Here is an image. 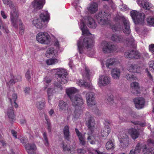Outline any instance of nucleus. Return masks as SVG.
<instances>
[{
	"label": "nucleus",
	"mask_w": 154,
	"mask_h": 154,
	"mask_svg": "<svg viewBox=\"0 0 154 154\" xmlns=\"http://www.w3.org/2000/svg\"><path fill=\"white\" fill-rule=\"evenodd\" d=\"M115 21L116 22H119L121 21L122 23L123 27L121 26L120 24L117 25V24L112 26L111 28L113 32L120 31L123 29L125 33L129 34L131 32L130 28L129 23L124 17L122 15H117L114 18Z\"/></svg>",
	"instance_id": "obj_1"
},
{
	"label": "nucleus",
	"mask_w": 154,
	"mask_h": 154,
	"mask_svg": "<svg viewBox=\"0 0 154 154\" xmlns=\"http://www.w3.org/2000/svg\"><path fill=\"white\" fill-rule=\"evenodd\" d=\"M85 23L88 26L92 28H95L97 26V24L94 20L91 17L89 16L86 17L85 18L82 19L81 20L80 27L82 31L83 35H89L90 34L89 31L86 26Z\"/></svg>",
	"instance_id": "obj_2"
},
{
	"label": "nucleus",
	"mask_w": 154,
	"mask_h": 154,
	"mask_svg": "<svg viewBox=\"0 0 154 154\" xmlns=\"http://www.w3.org/2000/svg\"><path fill=\"white\" fill-rule=\"evenodd\" d=\"M126 34V33H125ZM127 36L125 37L123 35H118L116 34H113L111 37V40L113 42L117 43H122L125 41L128 42V46L134 48L135 45L134 44V40L132 35L130 34H126Z\"/></svg>",
	"instance_id": "obj_3"
},
{
	"label": "nucleus",
	"mask_w": 154,
	"mask_h": 154,
	"mask_svg": "<svg viewBox=\"0 0 154 154\" xmlns=\"http://www.w3.org/2000/svg\"><path fill=\"white\" fill-rule=\"evenodd\" d=\"M93 42V39L88 37L84 38L80 37L78 41L77 46L79 52L80 54L83 53L84 49L86 48L87 49L91 48Z\"/></svg>",
	"instance_id": "obj_4"
},
{
	"label": "nucleus",
	"mask_w": 154,
	"mask_h": 154,
	"mask_svg": "<svg viewBox=\"0 0 154 154\" xmlns=\"http://www.w3.org/2000/svg\"><path fill=\"white\" fill-rule=\"evenodd\" d=\"M10 18L12 25L15 28H17L18 27L17 24L19 23L20 26V33L21 35L24 34L25 28L21 20L18 18L17 13L11 12Z\"/></svg>",
	"instance_id": "obj_5"
},
{
	"label": "nucleus",
	"mask_w": 154,
	"mask_h": 154,
	"mask_svg": "<svg viewBox=\"0 0 154 154\" xmlns=\"http://www.w3.org/2000/svg\"><path fill=\"white\" fill-rule=\"evenodd\" d=\"M131 16L135 24H143L144 22L145 16L143 12H140L133 10L130 12Z\"/></svg>",
	"instance_id": "obj_6"
},
{
	"label": "nucleus",
	"mask_w": 154,
	"mask_h": 154,
	"mask_svg": "<svg viewBox=\"0 0 154 154\" xmlns=\"http://www.w3.org/2000/svg\"><path fill=\"white\" fill-rule=\"evenodd\" d=\"M68 78V74L66 69L62 68L58 69V88L62 90V85L67 82Z\"/></svg>",
	"instance_id": "obj_7"
},
{
	"label": "nucleus",
	"mask_w": 154,
	"mask_h": 154,
	"mask_svg": "<svg viewBox=\"0 0 154 154\" xmlns=\"http://www.w3.org/2000/svg\"><path fill=\"white\" fill-rule=\"evenodd\" d=\"M154 141L151 139L147 140L142 146V152L144 154H154Z\"/></svg>",
	"instance_id": "obj_8"
},
{
	"label": "nucleus",
	"mask_w": 154,
	"mask_h": 154,
	"mask_svg": "<svg viewBox=\"0 0 154 154\" xmlns=\"http://www.w3.org/2000/svg\"><path fill=\"white\" fill-rule=\"evenodd\" d=\"M37 41L40 43L45 44H48L50 42V36L45 32L38 33L36 36Z\"/></svg>",
	"instance_id": "obj_9"
},
{
	"label": "nucleus",
	"mask_w": 154,
	"mask_h": 154,
	"mask_svg": "<svg viewBox=\"0 0 154 154\" xmlns=\"http://www.w3.org/2000/svg\"><path fill=\"white\" fill-rule=\"evenodd\" d=\"M108 14L105 12H100L96 15V19L98 23L101 25H104L109 23V20L107 17Z\"/></svg>",
	"instance_id": "obj_10"
},
{
	"label": "nucleus",
	"mask_w": 154,
	"mask_h": 154,
	"mask_svg": "<svg viewBox=\"0 0 154 154\" xmlns=\"http://www.w3.org/2000/svg\"><path fill=\"white\" fill-rule=\"evenodd\" d=\"M102 50L103 52H113L116 50L117 46L112 43L106 42L102 43Z\"/></svg>",
	"instance_id": "obj_11"
},
{
	"label": "nucleus",
	"mask_w": 154,
	"mask_h": 154,
	"mask_svg": "<svg viewBox=\"0 0 154 154\" xmlns=\"http://www.w3.org/2000/svg\"><path fill=\"white\" fill-rule=\"evenodd\" d=\"M82 94H86L87 103L88 106H91L95 105V94L94 93L91 92H87L86 91H85Z\"/></svg>",
	"instance_id": "obj_12"
},
{
	"label": "nucleus",
	"mask_w": 154,
	"mask_h": 154,
	"mask_svg": "<svg viewBox=\"0 0 154 154\" xmlns=\"http://www.w3.org/2000/svg\"><path fill=\"white\" fill-rule=\"evenodd\" d=\"M72 103V105L75 107H81L84 103L83 99L79 95H75L70 99Z\"/></svg>",
	"instance_id": "obj_13"
},
{
	"label": "nucleus",
	"mask_w": 154,
	"mask_h": 154,
	"mask_svg": "<svg viewBox=\"0 0 154 154\" xmlns=\"http://www.w3.org/2000/svg\"><path fill=\"white\" fill-rule=\"evenodd\" d=\"M86 124L88 128L92 132L95 125V122L94 118L91 116H88L86 114Z\"/></svg>",
	"instance_id": "obj_14"
},
{
	"label": "nucleus",
	"mask_w": 154,
	"mask_h": 154,
	"mask_svg": "<svg viewBox=\"0 0 154 154\" xmlns=\"http://www.w3.org/2000/svg\"><path fill=\"white\" fill-rule=\"evenodd\" d=\"M134 101L135 106L137 109H141L144 107L145 100L142 97L136 98L134 100Z\"/></svg>",
	"instance_id": "obj_15"
},
{
	"label": "nucleus",
	"mask_w": 154,
	"mask_h": 154,
	"mask_svg": "<svg viewBox=\"0 0 154 154\" xmlns=\"http://www.w3.org/2000/svg\"><path fill=\"white\" fill-rule=\"evenodd\" d=\"M45 3V0H34L32 2L34 9L36 10L42 8Z\"/></svg>",
	"instance_id": "obj_16"
},
{
	"label": "nucleus",
	"mask_w": 154,
	"mask_h": 154,
	"mask_svg": "<svg viewBox=\"0 0 154 154\" xmlns=\"http://www.w3.org/2000/svg\"><path fill=\"white\" fill-rule=\"evenodd\" d=\"M32 24L38 29H43L47 26L45 22L40 18L34 19L32 21Z\"/></svg>",
	"instance_id": "obj_17"
},
{
	"label": "nucleus",
	"mask_w": 154,
	"mask_h": 154,
	"mask_svg": "<svg viewBox=\"0 0 154 154\" xmlns=\"http://www.w3.org/2000/svg\"><path fill=\"white\" fill-rule=\"evenodd\" d=\"M110 82V79L108 76L102 75L99 79V83L100 86H106L109 85Z\"/></svg>",
	"instance_id": "obj_18"
},
{
	"label": "nucleus",
	"mask_w": 154,
	"mask_h": 154,
	"mask_svg": "<svg viewBox=\"0 0 154 154\" xmlns=\"http://www.w3.org/2000/svg\"><path fill=\"white\" fill-rule=\"evenodd\" d=\"M28 154H35L36 147L34 143H27L24 145Z\"/></svg>",
	"instance_id": "obj_19"
},
{
	"label": "nucleus",
	"mask_w": 154,
	"mask_h": 154,
	"mask_svg": "<svg viewBox=\"0 0 154 154\" xmlns=\"http://www.w3.org/2000/svg\"><path fill=\"white\" fill-rule=\"evenodd\" d=\"M63 137L65 140L70 141L71 135L70 133L69 128L68 126H65L63 129Z\"/></svg>",
	"instance_id": "obj_20"
},
{
	"label": "nucleus",
	"mask_w": 154,
	"mask_h": 154,
	"mask_svg": "<svg viewBox=\"0 0 154 154\" xmlns=\"http://www.w3.org/2000/svg\"><path fill=\"white\" fill-rule=\"evenodd\" d=\"M121 72V70L117 68H115L112 69L111 71V74L112 78L114 79H119Z\"/></svg>",
	"instance_id": "obj_21"
},
{
	"label": "nucleus",
	"mask_w": 154,
	"mask_h": 154,
	"mask_svg": "<svg viewBox=\"0 0 154 154\" xmlns=\"http://www.w3.org/2000/svg\"><path fill=\"white\" fill-rule=\"evenodd\" d=\"M137 3L145 9L149 10L151 6V4H149L146 0H143L140 2V0H137Z\"/></svg>",
	"instance_id": "obj_22"
},
{
	"label": "nucleus",
	"mask_w": 154,
	"mask_h": 154,
	"mask_svg": "<svg viewBox=\"0 0 154 154\" xmlns=\"http://www.w3.org/2000/svg\"><path fill=\"white\" fill-rule=\"evenodd\" d=\"M109 122H106V124L103 130L101 131V135L103 137H106L108 136L110 132V127L109 125Z\"/></svg>",
	"instance_id": "obj_23"
},
{
	"label": "nucleus",
	"mask_w": 154,
	"mask_h": 154,
	"mask_svg": "<svg viewBox=\"0 0 154 154\" xmlns=\"http://www.w3.org/2000/svg\"><path fill=\"white\" fill-rule=\"evenodd\" d=\"M88 11L91 14H93L98 10V4L96 2L91 3L88 8Z\"/></svg>",
	"instance_id": "obj_24"
},
{
	"label": "nucleus",
	"mask_w": 154,
	"mask_h": 154,
	"mask_svg": "<svg viewBox=\"0 0 154 154\" xmlns=\"http://www.w3.org/2000/svg\"><path fill=\"white\" fill-rule=\"evenodd\" d=\"M129 133L132 138L134 140L137 138L139 135L138 131L136 129L134 128L130 129L129 130Z\"/></svg>",
	"instance_id": "obj_25"
},
{
	"label": "nucleus",
	"mask_w": 154,
	"mask_h": 154,
	"mask_svg": "<svg viewBox=\"0 0 154 154\" xmlns=\"http://www.w3.org/2000/svg\"><path fill=\"white\" fill-rule=\"evenodd\" d=\"M77 90L73 88H71L66 89V92L70 99L74 97V94L77 92Z\"/></svg>",
	"instance_id": "obj_26"
},
{
	"label": "nucleus",
	"mask_w": 154,
	"mask_h": 154,
	"mask_svg": "<svg viewBox=\"0 0 154 154\" xmlns=\"http://www.w3.org/2000/svg\"><path fill=\"white\" fill-rule=\"evenodd\" d=\"M116 64V60L114 58H110L106 60V65L107 67L110 69Z\"/></svg>",
	"instance_id": "obj_27"
},
{
	"label": "nucleus",
	"mask_w": 154,
	"mask_h": 154,
	"mask_svg": "<svg viewBox=\"0 0 154 154\" xmlns=\"http://www.w3.org/2000/svg\"><path fill=\"white\" fill-rule=\"evenodd\" d=\"M40 19L42 20L44 22L48 21L50 19V15L47 11H45L41 13L40 15Z\"/></svg>",
	"instance_id": "obj_28"
},
{
	"label": "nucleus",
	"mask_w": 154,
	"mask_h": 154,
	"mask_svg": "<svg viewBox=\"0 0 154 154\" xmlns=\"http://www.w3.org/2000/svg\"><path fill=\"white\" fill-rule=\"evenodd\" d=\"M75 107V109L74 111V113L75 114V117L78 118L80 115L83 113V109L84 107L83 106H82L81 107L76 106Z\"/></svg>",
	"instance_id": "obj_29"
},
{
	"label": "nucleus",
	"mask_w": 154,
	"mask_h": 154,
	"mask_svg": "<svg viewBox=\"0 0 154 154\" xmlns=\"http://www.w3.org/2000/svg\"><path fill=\"white\" fill-rule=\"evenodd\" d=\"M140 67L135 64H131L128 67V70L133 72H138L139 71Z\"/></svg>",
	"instance_id": "obj_30"
},
{
	"label": "nucleus",
	"mask_w": 154,
	"mask_h": 154,
	"mask_svg": "<svg viewBox=\"0 0 154 154\" xmlns=\"http://www.w3.org/2000/svg\"><path fill=\"white\" fill-rule=\"evenodd\" d=\"M45 98H42L41 100L38 101L36 102V107L39 110H41L45 107Z\"/></svg>",
	"instance_id": "obj_31"
},
{
	"label": "nucleus",
	"mask_w": 154,
	"mask_h": 154,
	"mask_svg": "<svg viewBox=\"0 0 154 154\" xmlns=\"http://www.w3.org/2000/svg\"><path fill=\"white\" fill-rule=\"evenodd\" d=\"M7 114L9 119H13L14 118L15 116L14 112L13 110V107L12 106L8 109Z\"/></svg>",
	"instance_id": "obj_32"
},
{
	"label": "nucleus",
	"mask_w": 154,
	"mask_h": 154,
	"mask_svg": "<svg viewBox=\"0 0 154 154\" xmlns=\"http://www.w3.org/2000/svg\"><path fill=\"white\" fill-rule=\"evenodd\" d=\"M128 139L127 137L122 138L120 140V144L119 145L121 147L124 148L126 147L128 144Z\"/></svg>",
	"instance_id": "obj_33"
},
{
	"label": "nucleus",
	"mask_w": 154,
	"mask_h": 154,
	"mask_svg": "<svg viewBox=\"0 0 154 154\" xmlns=\"http://www.w3.org/2000/svg\"><path fill=\"white\" fill-rule=\"evenodd\" d=\"M58 106L60 110H65L68 108L67 103L63 100L59 101Z\"/></svg>",
	"instance_id": "obj_34"
},
{
	"label": "nucleus",
	"mask_w": 154,
	"mask_h": 154,
	"mask_svg": "<svg viewBox=\"0 0 154 154\" xmlns=\"http://www.w3.org/2000/svg\"><path fill=\"white\" fill-rule=\"evenodd\" d=\"M133 50H129L125 53V56L129 60L133 59Z\"/></svg>",
	"instance_id": "obj_35"
},
{
	"label": "nucleus",
	"mask_w": 154,
	"mask_h": 154,
	"mask_svg": "<svg viewBox=\"0 0 154 154\" xmlns=\"http://www.w3.org/2000/svg\"><path fill=\"white\" fill-rule=\"evenodd\" d=\"M54 51L53 48H50L48 49L45 55L48 58H50L51 57H53V55H55Z\"/></svg>",
	"instance_id": "obj_36"
},
{
	"label": "nucleus",
	"mask_w": 154,
	"mask_h": 154,
	"mask_svg": "<svg viewBox=\"0 0 154 154\" xmlns=\"http://www.w3.org/2000/svg\"><path fill=\"white\" fill-rule=\"evenodd\" d=\"M45 117L46 121V124L47 125V129L48 132H50L51 131V128L50 120L47 115L45 114Z\"/></svg>",
	"instance_id": "obj_37"
},
{
	"label": "nucleus",
	"mask_w": 154,
	"mask_h": 154,
	"mask_svg": "<svg viewBox=\"0 0 154 154\" xmlns=\"http://www.w3.org/2000/svg\"><path fill=\"white\" fill-rule=\"evenodd\" d=\"M60 146L62 148L64 151H71V149L70 148L68 147L67 145L65 144L63 140L60 143Z\"/></svg>",
	"instance_id": "obj_38"
},
{
	"label": "nucleus",
	"mask_w": 154,
	"mask_h": 154,
	"mask_svg": "<svg viewBox=\"0 0 154 154\" xmlns=\"http://www.w3.org/2000/svg\"><path fill=\"white\" fill-rule=\"evenodd\" d=\"M3 3L7 5H9V7L12 9L14 7V5L12 1L10 0H2Z\"/></svg>",
	"instance_id": "obj_39"
},
{
	"label": "nucleus",
	"mask_w": 154,
	"mask_h": 154,
	"mask_svg": "<svg viewBox=\"0 0 154 154\" xmlns=\"http://www.w3.org/2000/svg\"><path fill=\"white\" fill-rule=\"evenodd\" d=\"M106 99L108 101L107 103L108 104H109L110 105L112 104L113 102L112 95L111 94L107 95L106 97Z\"/></svg>",
	"instance_id": "obj_40"
},
{
	"label": "nucleus",
	"mask_w": 154,
	"mask_h": 154,
	"mask_svg": "<svg viewBox=\"0 0 154 154\" xmlns=\"http://www.w3.org/2000/svg\"><path fill=\"white\" fill-rule=\"evenodd\" d=\"M32 75V71L31 69H29L26 72L25 76L26 79L28 80H31V76Z\"/></svg>",
	"instance_id": "obj_41"
},
{
	"label": "nucleus",
	"mask_w": 154,
	"mask_h": 154,
	"mask_svg": "<svg viewBox=\"0 0 154 154\" xmlns=\"http://www.w3.org/2000/svg\"><path fill=\"white\" fill-rule=\"evenodd\" d=\"M17 95L15 94H14L12 95V99H11V98H9L10 101L11 105L12 104V100H13V102H14V104H15V106L16 108H17L18 106V105L16 103V99L17 98Z\"/></svg>",
	"instance_id": "obj_42"
},
{
	"label": "nucleus",
	"mask_w": 154,
	"mask_h": 154,
	"mask_svg": "<svg viewBox=\"0 0 154 154\" xmlns=\"http://www.w3.org/2000/svg\"><path fill=\"white\" fill-rule=\"evenodd\" d=\"M55 91V89H54L52 88H49L47 89V92L48 98V102L50 103L49 100H50V97L52 96V94L54 93Z\"/></svg>",
	"instance_id": "obj_43"
},
{
	"label": "nucleus",
	"mask_w": 154,
	"mask_h": 154,
	"mask_svg": "<svg viewBox=\"0 0 154 154\" xmlns=\"http://www.w3.org/2000/svg\"><path fill=\"white\" fill-rule=\"evenodd\" d=\"M125 77L128 80L131 81L134 80L136 78L132 73H131L127 74Z\"/></svg>",
	"instance_id": "obj_44"
},
{
	"label": "nucleus",
	"mask_w": 154,
	"mask_h": 154,
	"mask_svg": "<svg viewBox=\"0 0 154 154\" xmlns=\"http://www.w3.org/2000/svg\"><path fill=\"white\" fill-rule=\"evenodd\" d=\"M106 149L107 150L112 149L114 148V145L112 141L108 142L106 145Z\"/></svg>",
	"instance_id": "obj_45"
},
{
	"label": "nucleus",
	"mask_w": 154,
	"mask_h": 154,
	"mask_svg": "<svg viewBox=\"0 0 154 154\" xmlns=\"http://www.w3.org/2000/svg\"><path fill=\"white\" fill-rule=\"evenodd\" d=\"M133 53V59H137L140 58V54L138 51L134 50Z\"/></svg>",
	"instance_id": "obj_46"
},
{
	"label": "nucleus",
	"mask_w": 154,
	"mask_h": 154,
	"mask_svg": "<svg viewBox=\"0 0 154 154\" xmlns=\"http://www.w3.org/2000/svg\"><path fill=\"white\" fill-rule=\"evenodd\" d=\"M131 88L132 89H139V84L137 82H133L131 84Z\"/></svg>",
	"instance_id": "obj_47"
},
{
	"label": "nucleus",
	"mask_w": 154,
	"mask_h": 154,
	"mask_svg": "<svg viewBox=\"0 0 154 154\" xmlns=\"http://www.w3.org/2000/svg\"><path fill=\"white\" fill-rule=\"evenodd\" d=\"M146 21L148 24L151 26H154V17L148 18Z\"/></svg>",
	"instance_id": "obj_48"
},
{
	"label": "nucleus",
	"mask_w": 154,
	"mask_h": 154,
	"mask_svg": "<svg viewBox=\"0 0 154 154\" xmlns=\"http://www.w3.org/2000/svg\"><path fill=\"white\" fill-rule=\"evenodd\" d=\"M57 60L56 59H49L47 60L46 63L48 65H51L57 62Z\"/></svg>",
	"instance_id": "obj_49"
},
{
	"label": "nucleus",
	"mask_w": 154,
	"mask_h": 154,
	"mask_svg": "<svg viewBox=\"0 0 154 154\" xmlns=\"http://www.w3.org/2000/svg\"><path fill=\"white\" fill-rule=\"evenodd\" d=\"M141 148V144L140 143H138L136 146L135 149L133 150H134V152H136L137 154L140 152Z\"/></svg>",
	"instance_id": "obj_50"
},
{
	"label": "nucleus",
	"mask_w": 154,
	"mask_h": 154,
	"mask_svg": "<svg viewBox=\"0 0 154 154\" xmlns=\"http://www.w3.org/2000/svg\"><path fill=\"white\" fill-rule=\"evenodd\" d=\"M43 134L44 139V143L45 145L48 146L49 145V142L45 133H44Z\"/></svg>",
	"instance_id": "obj_51"
},
{
	"label": "nucleus",
	"mask_w": 154,
	"mask_h": 154,
	"mask_svg": "<svg viewBox=\"0 0 154 154\" xmlns=\"http://www.w3.org/2000/svg\"><path fill=\"white\" fill-rule=\"evenodd\" d=\"M149 63L150 70L152 71H154V61H150Z\"/></svg>",
	"instance_id": "obj_52"
},
{
	"label": "nucleus",
	"mask_w": 154,
	"mask_h": 154,
	"mask_svg": "<svg viewBox=\"0 0 154 154\" xmlns=\"http://www.w3.org/2000/svg\"><path fill=\"white\" fill-rule=\"evenodd\" d=\"M13 77L15 80V82H17L21 81V77L20 75L14 76Z\"/></svg>",
	"instance_id": "obj_53"
},
{
	"label": "nucleus",
	"mask_w": 154,
	"mask_h": 154,
	"mask_svg": "<svg viewBox=\"0 0 154 154\" xmlns=\"http://www.w3.org/2000/svg\"><path fill=\"white\" fill-rule=\"evenodd\" d=\"M79 138L80 140V143L83 146H85V144L86 143L82 136H80L79 137Z\"/></svg>",
	"instance_id": "obj_54"
},
{
	"label": "nucleus",
	"mask_w": 154,
	"mask_h": 154,
	"mask_svg": "<svg viewBox=\"0 0 154 154\" xmlns=\"http://www.w3.org/2000/svg\"><path fill=\"white\" fill-rule=\"evenodd\" d=\"M19 140L23 144H25L28 142V139L26 137H23L19 139Z\"/></svg>",
	"instance_id": "obj_55"
},
{
	"label": "nucleus",
	"mask_w": 154,
	"mask_h": 154,
	"mask_svg": "<svg viewBox=\"0 0 154 154\" xmlns=\"http://www.w3.org/2000/svg\"><path fill=\"white\" fill-rule=\"evenodd\" d=\"M30 88L29 87H26L24 88V93L26 95L29 94L30 93Z\"/></svg>",
	"instance_id": "obj_56"
},
{
	"label": "nucleus",
	"mask_w": 154,
	"mask_h": 154,
	"mask_svg": "<svg viewBox=\"0 0 154 154\" xmlns=\"http://www.w3.org/2000/svg\"><path fill=\"white\" fill-rule=\"evenodd\" d=\"M138 89H131V92L134 95H138L139 94V91L138 90Z\"/></svg>",
	"instance_id": "obj_57"
},
{
	"label": "nucleus",
	"mask_w": 154,
	"mask_h": 154,
	"mask_svg": "<svg viewBox=\"0 0 154 154\" xmlns=\"http://www.w3.org/2000/svg\"><path fill=\"white\" fill-rule=\"evenodd\" d=\"M85 71L86 73V77L88 79H89V77L90 76V70L87 67L85 68Z\"/></svg>",
	"instance_id": "obj_58"
},
{
	"label": "nucleus",
	"mask_w": 154,
	"mask_h": 154,
	"mask_svg": "<svg viewBox=\"0 0 154 154\" xmlns=\"http://www.w3.org/2000/svg\"><path fill=\"white\" fill-rule=\"evenodd\" d=\"M85 82V81L84 80L79 79L77 81L78 84L79 86H83Z\"/></svg>",
	"instance_id": "obj_59"
},
{
	"label": "nucleus",
	"mask_w": 154,
	"mask_h": 154,
	"mask_svg": "<svg viewBox=\"0 0 154 154\" xmlns=\"http://www.w3.org/2000/svg\"><path fill=\"white\" fill-rule=\"evenodd\" d=\"M77 152L79 153L84 154L86 152V150L83 149H77Z\"/></svg>",
	"instance_id": "obj_60"
},
{
	"label": "nucleus",
	"mask_w": 154,
	"mask_h": 154,
	"mask_svg": "<svg viewBox=\"0 0 154 154\" xmlns=\"http://www.w3.org/2000/svg\"><path fill=\"white\" fill-rule=\"evenodd\" d=\"M135 125H139L140 126L144 127L145 125V123L143 122H140L138 121H135L132 122Z\"/></svg>",
	"instance_id": "obj_61"
},
{
	"label": "nucleus",
	"mask_w": 154,
	"mask_h": 154,
	"mask_svg": "<svg viewBox=\"0 0 154 154\" xmlns=\"http://www.w3.org/2000/svg\"><path fill=\"white\" fill-rule=\"evenodd\" d=\"M149 49L152 54H154V44H151L149 46Z\"/></svg>",
	"instance_id": "obj_62"
},
{
	"label": "nucleus",
	"mask_w": 154,
	"mask_h": 154,
	"mask_svg": "<svg viewBox=\"0 0 154 154\" xmlns=\"http://www.w3.org/2000/svg\"><path fill=\"white\" fill-rule=\"evenodd\" d=\"M85 88H87V89H90L91 88V86L90 83L86 82H85L84 86Z\"/></svg>",
	"instance_id": "obj_63"
},
{
	"label": "nucleus",
	"mask_w": 154,
	"mask_h": 154,
	"mask_svg": "<svg viewBox=\"0 0 154 154\" xmlns=\"http://www.w3.org/2000/svg\"><path fill=\"white\" fill-rule=\"evenodd\" d=\"M146 72L147 76H148L149 79L151 81H153V77L151 75V74L150 73H149V72L148 71V70L147 69H146Z\"/></svg>",
	"instance_id": "obj_64"
}]
</instances>
